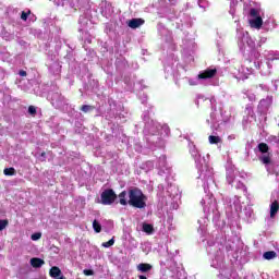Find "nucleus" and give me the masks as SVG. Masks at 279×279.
<instances>
[{
	"label": "nucleus",
	"mask_w": 279,
	"mask_h": 279,
	"mask_svg": "<svg viewBox=\"0 0 279 279\" xmlns=\"http://www.w3.org/2000/svg\"><path fill=\"white\" fill-rule=\"evenodd\" d=\"M19 75H20L21 77H27V72H26L25 70H21V71L19 72Z\"/></svg>",
	"instance_id": "nucleus-25"
},
{
	"label": "nucleus",
	"mask_w": 279,
	"mask_h": 279,
	"mask_svg": "<svg viewBox=\"0 0 279 279\" xmlns=\"http://www.w3.org/2000/svg\"><path fill=\"white\" fill-rule=\"evenodd\" d=\"M143 232H146V234H151L154 232V226L150 223H143Z\"/></svg>",
	"instance_id": "nucleus-14"
},
{
	"label": "nucleus",
	"mask_w": 279,
	"mask_h": 279,
	"mask_svg": "<svg viewBox=\"0 0 279 279\" xmlns=\"http://www.w3.org/2000/svg\"><path fill=\"white\" fill-rule=\"evenodd\" d=\"M257 147H258V151H260V154L269 153V145H267V143H259Z\"/></svg>",
	"instance_id": "nucleus-12"
},
{
	"label": "nucleus",
	"mask_w": 279,
	"mask_h": 279,
	"mask_svg": "<svg viewBox=\"0 0 279 279\" xmlns=\"http://www.w3.org/2000/svg\"><path fill=\"white\" fill-rule=\"evenodd\" d=\"M49 276L50 278H54V279H66V277L62 275V270L58 266H53L50 268Z\"/></svg>",
	"instance_id": "nucleus-5"
},
{
	"label": "nucleus",
	"mask_w": 279,
	"mask_h": 279,
	"mask_svg": "<svg viewBox=\"0 0 279 279\" xmlns=\"http://www.w3.org/2000/svg\"><path fill=\"white\" fill-rule=\"evenodd\" d=\"M129 195V206L133 208H146L147 206V196L144 195L143 191L138 187H132L128 192Z\"/></svg>",
	"instance_id": "nucleus-1"
},
{
	"label": "nucleus",
	"mask_w": 279,
	"mask_h": 279,
	"mask_svg": "<svg viewBox=\"0 0 279 279\" xmlns=\"http://www.w3.org/2000/svg\"><path fill=\"white\" fill-rule=\"evenodd\" d=\"M44 264H45V260H44V259H40V258H38V257H33V258L31 259V265H32V267H34L35 269L40 268V266L44 265Z\"/></svg>",
	"instance_id": "nucleus-9"
},
{
	"label": "nucleus",
	"mask_w": 279,
	"mask_h": 279,
	"mask_svg": "<svg viewBox=\"0 0 279 279\" xmlns=\"http://www.w3.org/2000/svg\"><path fill=\"white\" fill-rule=\"evenodd\" d=\"M41 236H43V233L37 232V233L32 234L31 239H32V241H38Z\"/></svg>",
	"instance_id": "nucleus-21"
},
{
	"label": "nucleus",
	"mask_w": 279,
	"mask_h": 279,
	"mask_svg": "<svg viewBox=\"0 0 279 279\" xmlns=\"http://www.w3.org/2000/svg\"><path fill=\"white\" fill-rule=\"evenodd\" d=\"M93 228H94L95 232H97V233L101 232V223H99V221L94 220Z\"/></svg>",
	"instance_id": "nucleus-17"
},
{
	"label": "nucleus",
	"mask_w": 279,
	"mask_h": 279,
	"mask_svg": "<svg viewBox=\"0 0 279 279\" xmlns=\"http://www.w3.org/2000/svg\"><path fill=\"white\" fill-rule=\"evenodd\" d=\"M3 173L4 175H16V170L14 168H5Z\"/></svg>",
	"instance_id": "nucleus-16"
},
{
	"label": "nucleus",
	"mask_w": 279,
	"mask_h": 279,
	"mask_svg": "<svg viewBox=\"0 0 279 279\" xmlns=\"http://www.w3.org/2000/svg\"><path fill=\"white\" fill-rule=\"evenodd\" d=\"M8 223H9L8 220H0V232L2 230H5V228H8Z\"/></svg>",
	"instance_id": "nucleus-20"
},
{
	"label": "nucleus",
	"mask_w": 279,
	"mask_h": 279,
	"mask_svg": "<svg viewBox=\"0 0 279 279\" xmlns=\"http://www.w3.org/2000/svg\"><path fill=\"white\" fill-rule=\"evenodd\" d=\"M278 210H279V203H278V201H275L270 205V218L271 219H274V217H276V215H278Z\"/></svg>",
	"instance_id": "nucleus-8"
},
{
	"label": "nucleus",
	"mask_w": 279,
	"mask_h": 279,
	"mask_svg": "<svg viewBox=\"0 0 279 279\" xmlns=\"http://www.w3.org/2000/svg\"><path fill=\"white\" fill-rule=\"evenodd\" d=\"M117 193L112 189L104 190L100 194V203L102 206H112L117 202Z\"/></svg>",
	"instance_id": "nucleus-2"
},
{
	"label": "nucleus",
	"mask_w": 279,
	"mask_h": 279,
	"mask_svg": "<svg viewBox=\"0 0 279 279\" xmlns=\"http://www.w3.org/2000/svg\"><path fill=\"white\" fill-rule=\"evenodd\" d=\"M112 245H114V238H112L108 242L102 243V247H112Z\"/></svg>",
	"instance_id": "nucleus-19"
},
{
	"label": "nucleus",
	"mask_w": 279,
	"mask_h": 279,
	"mask_svg": "<svg viewBox=\"0 0 279 279\" xmlns=\"http://www.w3.org/2000/svg\"><path fill=\"white\" fill-rule=\"evenodd\" d=\"M263 257L265 260H274V258H278V253L275 251H267L264 253Z\"/></svg>",
	"instance_id": "nucleus-10"
},
{
	"label": "nucleus",
	"mask_w": 279,
	"mask_h": 279,
	"mask_svg": "<svg viewBox=\"0 0 279 279\" xmlns=\"http://www.w3.org/2000/svg\"><path fill=\"white\" fill-rule=\"evenodd\" d=\"M118 197H119V204H120L121 206H128V204H130L129 201H128V191H122V192L118 195Z\"/></svg>",
	"instance_id": "nucleus-7"
},
{
	"label": "nucleus",
	"mask_w": 279,
	"mask_h": 279,
	"mask_svg": "<svg viewBox=\"0 0 279 279\" xmlns=\"http://www.w3.org/2000/svg\"><path fill=\"white\" fill-rule=\"evenodd\" d=\"M36 107L29 106L28 107V114H32V117H36Z\"/></svg>",
	"instance_id": "nucleus-23"
},
{
	"label": "nucleus",
	"mask_w": 279,
	"mask_h": 279,
	"mask_svg": "<svg viewBox=\"0 0 279 279\" xmlns=\"http://www.w3.org/2000/svg\"><path fill=\"white\" fill-rule=\"evenodd\" d=\"M208 141L210 145H218V143H222V140L219 136L209 135Z\"/></svg>",
	"instance_id": "nucleus-13"
},
{
	"label": "nucleus",
	"mask_w": 279,
	"mask_h": 279,
	"mask_svg": "<svg viewBox=\"0 0 279 279\" xmlns=\"http://www.w3.org/2000/svg\"><path fill=\"white\" fill-rule=\"evenodd\" d=\"M84 276H95V271L93 269H84Z\"/></svg>",
	"instance_id": "nucleus-24"
},
{
	"label": "nucleus",
	"mask_w": 279,
	"mask_h": 279,
	"mask_svg": "<svg viewBox=\"0 0 279 279\" xmlns=\"http://www.w3.org/2000/svg\"><path fill=\"white\" fill-rule=\"evenodd\" d=\"M217 75V69H207L198 74V80H213Z\"/></svg>",
	"instance_id": "nucleus-4"
},
{
	"label": "nucleus",
	"mask_w": 279,
	"mask_h": 279,
	"mask_svg": "<svg viewBox=\"0 0 279 279\" xmlns=\"http://www.w3.org/2000/svg\"><path fill=\"white\" fill-rule=\"evenodd\" d=\"M138 271L142 274H147V271H151V265L142 263L137 266Z\"/></svg>",
	"instance_id": "nucleus-11"
},
{
	"label": "nucleus",
	"mask_w": 279,
	"mask_h": 279,
	"mask_svg": "<svg viewBox=\"0 0 279 279\" xmlns=\"http://www.w3.org/2000/svg\"><path fill=\"white\" fill-rule=\"evenodd\" d=\"M144 24H145V20L143 19H132L128 23L131 29H137V27H141V25H144Z\"/></svg>",
	"instance_id": "nucleus-6"
},
{
	"label": "nucleus",
	"mask_w": 279,
	"mask_h": 279,
	"mask_svg": "<svg viewBox=\"0 0 279 279\" xmlns=\"http://www.w3.org/2000/svg\"><path fill=\"white\" fill-rule=\"evenodd\" d=\"M82 112H90V110H95L94 106H89V105H83L81 107Z\"/></svg>",
	"instance_id": "nucleus-18"
},
{
	"label": "nucleus",
	"mask_w": 279,
	"mask_h": 279,
	"mask_svg": "<svg viewBox=\"0 0 279 279\" xmlns=\"http://www.w3.org/2000/svg\"><path fill=\"white\" fill-rule=\"evenodd\" d=\"M138 278H140V279H147V277L144 276V275H140Z\"/></svg>",
	"instance_id": "nucleus-26"
},
{
	"label": "nucleus",
	"mask_w": 279,
	"mask_h": 279,
	"mask_svg": "<svg viewBox=\"0 0 279 279\" xmlns=\"http://www.w3.org/2000/svg\"><path fill=\"white\" fill-rule=\"evenodd\" d=\"M248 16L253 19L248 21L251 27L254 29H260V27H263V17L260 16V11H258V9H250Z\"/></svg>",
	"instance_id": "nucleus-3"
},
{
	"label": "nucleus",
	"mask_w": 279,
	"mask_h": 279,
	"mask_svg": "<svg viewBox=\"0 0 279 279\" xmlns=\"http://www.w3.org/2000/svg\"><path fill=\"white\" fill-rule=\"evenodd\" d=\"M260 162L263 165H270L271 163V157L269 155H264L259 158Z\"/></svg>",
	"instance_id": "nucleus-15"
},
{
	"label": "nucleus",
	"mask_w": 279,
	"mask_h": 279,
	"mask_svg": "<svg viewBox=\"0 0 279 279\" xmlns=\"http://www.w3.org/2000/svg\"><path fill=\"white\" fill-rule=\"evenodd\" d=\"M40 156H41V158H45V156H47V153L43 151V153L40 154Z\"/></svg>",
	"instance_id": "nucleus-27"
},
{
	"label": "nucleus",
	"mask_w": 279,
	"mask_h": 279,
	"mask_svg": "<svg viewBox=\"0 0 279 279\" xmlns=\"http://www.w3.org/2000/svg\"><path fill=\"white\" fill-rule=\"evenodd\" d=\"M29 14H32V11H28V12L23 11L21 14L22 21H27V17L29 16Z\"/></svg>",
	"instance_id": "nucleus-22"
}]
</instances>
